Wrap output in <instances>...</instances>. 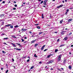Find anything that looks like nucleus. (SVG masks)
<instances>
[{
	"mask_svg": "<svg viewBox=\"0 0 73 73\" xmlns=\"http://www.w3.org/2000/svg\"><path fill=\"white\" fill-rule=\"evenodd\" d=\"M27 62H29V60L28 59V60H27Z\"/></svg>",
	"mask_w": 73,
	"mask_h": 73,
	"instance_id": "48",
	"label": "nucleus"
},
{
	"mask_svg": "<svg viewBox=\"0 0 73 73\" xmlns=\"http://www.w3.org/2000/svg\"><path fill=\"white\" fill-rule=\"evenodd\" d=\"M34 68V66H32L31 68V69H33V68Z\"/></svg>",
	"mask_w": 73,
	"mask_h": 73,
	"instance_id": "28",
	"label": "nucleus"
},
{
	"mask_svg": "<svg viewBox=\"0 0 73 73\" xmlns=\"http://www.w3.org/2000/svg\"><path fill=\"white\" fill-rule=\"evenodd\" d=\"M10 28H11V29H12V28H13V26H10Z\"/></svg>",
	"mask_w": 73,
	"mask_h": 73,
	"instance_id": "19",
	"label": "nucleus"
},
{
	"mask_svg": "<svg viewBox=\"0 0 73 73\" xmlns=\"http://www.w3.org/2000/svg\"><path fill=\"white\" fill-rule=\"evenodd\" d=\"M5 35V33H2L1 35V36H3V35Z\"/></svg>",
	"mask_w": 73,
	"mask_h": 73,
	"instance_id": "29",
	"label": "nucleus"
},
{
	"mask_svg": "<svg viewBox=\"0 0 73 73\" xmlns=\"http://www.w3.org/2000/svg\"><path fill=\"white\" fill-rule=\"evenodd\" d=\"M22 31H26V29H22Z\"/></svg>",
	"mask_w": 73,
	"mask_h": 73,
	"instance_id": "14",
	"label": "nucleus"
},
{
	"mask_svg": "<svg viewBox=\"0 0 73 73\" xmlns=\"http://www.w3.org/2000/svg\"><path fill=\"white\" fill-rule=\"evenodd\" d=\"M3 16H4V14H1L0 15V17H3Z\"/></svg>",
	"mask_w": 73,
	"mask_h": 73,
	"instance_id": "9",
	"label": "nucleus"
},
{
	"mask_svg": "<svg viewBox=\"0 0 73 73\" xmlns=\"http://www.w3.org/2000/svg\"><path fill=\"white\" fill-rule=\"evenodd\" d=\"M51 55H52V54L49 55L47 56V58H49V57H50V56Z\"/></svg>",
	"mask_w": 73,
	"mask_h": 73,
	"instance_id": "17",
	"label": "nucleus"
},
{
	"mask_svg": "<svg viewBox=\"0 0 73 73\" xmlns=\"http://www.w3.org/2000/svg\"><path fill=\"white\" fill-rule=\"evenodd\" d=\"M58 51V49H56L55 51V53H56L57 52V51Z\"/></svg>",
	"mask_w": 73,
	"mask_h": 73,
	"instance_id": "16",
	"label": "nucleus"
},
{
	"mask_svg": "<svg viewBox=\"0 0 73 73\" xmlns=\"http://www.w3.org/2000/svg\"><path fill=\"white\" fill-rule=\"evenodd\" d=\"M72 21V19H69L68 20V22H70V21Z\"/></svg>",
	"mask_w": 73,
	"mask_h": 73,
	"instance_id": "12",
	"label": "nucleus"
},
{
	"mask_svg": "<svg viewBox=\"0 0 73 73\" xmlns=\"http://www.w3.org/2000/svg\"><path fill=\"white\" fill-rule=\"evenodd\" d=\"M19 46H20V47H22L21 45L20 44H19Z\"/></svg>",
	"mask_w": 73,
	"mask_h": 73,
	"instance_id": "42",
	"label": "nucleus"
},
{
	"mask_svg": "<svg viewBox=\"0 0 73 73\" xmlns=\"http://www.w3.org/2000/svg\"><path fill=\"white\" fill-rule=\"evenodd\" d=\"M69 9H67V10H66V12H69Z\"/></svg>",
	"mask_w": 73,
	"mask_h": 73,
	"instance_id": "38",
	"label": "nucleus"
},
{
	"mask_svg": "<svg viewBox=\"0 0 73 73\" xmlns=\"http://www.w3.org/2000/svg\"><path fill=\"white\" fill-rule=\"evenodd\" d=\"M65 14L66 15H67V14H68V12H66Z\"/></svg>",
	"mask_w": 73,
	"mask_h": 73,
	"instance_id": "46",
	"label": "nucleus"
},
{
	"mask_svg": "<svg viewBox=\"0 0 73 73\" xmlns=\"http://www.w3.org/2000/svg\"><path fill=\"white\" fill-rule=\"evenodd\" d=\"M21 40H22V42H23V41H24V40L21 39Z\"/></svg>",
	"mask_w": 73,
	"mask_h": 73,
	"instance_id": "37",
	"label": "nucleus"
},
{
	"mask_svg": "<svg viewBox=\"0 0 73 73\" xmlns=\"http://www.w3.org/2000/svg\"><path fill=\"white\" fill-rule=\"evenodd\" d=\"M65 62H66V60H64L63 64H65Z\"/></svg>",
	"mask_w": 73,
	"mask_h": 73,
	"instance_id": "23",
	"label": "nucleus"
},
{
	"mask_svg": "<svg viewBox=\"0 0 73 73\" xmlns=\"http://www.w3.org/2000/svg\"><path fill=\"white\" fill-rule=\"evenodd\" d=\"M4 28V27H2V28H1V29H4V28Z\"/></svg>",
	"mask_w": 73,
	"mask_h": 73,
	"instance_id": "61",
	"label": "nucleus"
},
{
	"mask_svg": "<svg viewBox=\"0 0 73 73\" xmlns=\"http://www.w3.org/2000/svg\"><path fill=\"white\" fill-rule=\"evenodd\" d=\"M36 41V40H34L32 41H31V43H32V44L33 43H34V42H35V41Z\"/></svg>",
	"mask_w": 73,
	"mask_h": 73,
	"instance_id": "8",
	"label": "nucleus"
},
{
	"mask_svg": "<svg viewBox=\"0 0 73 73\" xmlns=\"http://www.w3.org/2000/svg\"><path fill=\"white\" fill-rule=\"evenodd\" d=\"M21 48H16V50H21Z\"/></svg>",
	"mask_w": 73,
	"mask_h": 73,
	"instance_id": "10",
	"label": "nucleus"
},
{
	"mask_svg": "<svg viewBox=\"0 0 73 73\" xmlns=\"http://www.w3.org/2000/svg\"><path fill=\"white\" fill-rule=\"evenodd\" d=\"M16 44H17V45H19H19L20 44H19L18 43H16Z\"/></svg>",
	"mask_w": 73,
	"mask_h": 73,
	"instance_id": "43",
	"label": "nucleus"
},
{
	"mask_svg": "<svg viewBox=\"0 0 73 73\" xmlns=\"http://www.w3.org/2000/svg\"><path fill=\"white\" fill-rule=\"evenodd\" d=\"M10 44L11 45H12L13 47H16V45H15V44H13V43L11 42Z\"/></svg>",
	"mask_w": 73,
	"mask_h": 73,
	"instance_id": "4",
	"label": "nucleus"
},
{
	"mask_svg": "<svg viewBox=\"0 0 73 73\" xmlns=\"http://www.w3.org/2000/svg\"><path fill=\"white\" fill-rule=\"evenodd\" d=\"M31 37H35V36H34V35H32L31 36Z\"/></svg>",
	"mask_w": 73,
	"mask_h": 73,
	"instance_id": "32",
	"label": "nucleus"
},
{
	"mask_svg": "<svg viewBox=\"0 0 73 73\" xmlns=\"http://www.w3.org/2000/svg\"><path fill=\"white\" fill-rule=\"evenodd\" d=\"M17 27H19V26H18V25H16V26H15V28H17Z\"/></svg>",
	"mask_w": 73,
	"mask_h": 73,
	"instance_id": "30",
	"label": "nucleus"
},
{
	"mask_svg": "<svg viewBox=\"0 0 73 73\" xmlns=\"http://www.w3.org/2000/svg\"><path fill=\"white\" fill-rule=\"evenodd\" d=\"M47 1H48V0H45L44 1V2H45V3H46V2H47Z\"/></svg>",
	"mask_w": 73,
	"mask_h": 73,
	"instance_id": "31",
	"label": "nucleus"
},
{
	"mask_svg": "<svg viewBox=\"0 0 73 73\" xmlns=\"http://www.w3.org/2000/svg\"><path fill=\"white\" fill-rule=\"evenodd\" d=\"M50 70H53V68H51L50 69Z\"/></svg>",
	"mask_w": 73,
	"mask_h": 73,
	"instance_id": "60",
	"label": "nucleus"
},
{
	"mask_svg": "<svg viewBox=\"0 0 73 73\" xmlns=\"http://www.w3.org/2000/svg\"><path fill=\"white\" fill-rule=\"evenodd\" d=\"M43 2H44V1H41V2H40V4H42V3H43Z\"/></svg>",
	"mask_w": 73,
	"mask_h": 73,
	"instance_id": "39",
	"label": "nucleus"
},
{
	"mask_svg": "<svg viewBox=\"0 0 73 73\" xmlns=\"http://www.w3.org/2000/svg\"><path fill=\"white\" fill-rule=\"evenodd\" d=\"M25 38V39H27V37H25V38Z\"/></svg>",
	"mask_w": 73,
	"mask_h": 73,
	"instance_id": "62",
	"label": "nucleus"
},
{
	"mask_svg": "<svg viewBox=\"0 0 73 73\" xmlns=\"http://www.w3.org/2000/svg\"><path fill=\"white\" fill-rule=\"evenodd\" d=\"M48 49H45V50H44V52H45V51H46L47 50H48Z\"/></svg>",
	"mask_w": 73,
	"mask_h": 73,
	"instance_id": "35",
	"label": "nucleus"
},
{
	"mask_svg": "<svg viewBox=\"0 0 73 73\" xmlns=\"http://www.w3.org/2000/svg\"><path fill=\"white\" fill-rule=\"evenodd\" d=\"M12 25L11 24H8V25H6L5 26L6 27H9V26H11Z\"/></svg>",
	"mask_w": 73,
	"mask_h": 73,
	"instance_id": "6",
	"label": "nucleus"
},
{
	"mask_svg": "<svg viewBox=\"0 0 73 73\" xmlns=\"http://www.w3.org/2000/svg\"><path fill=\"white\" fill-rule=\"evenodd\" d=\"M68 39V38L67 37H65L64 39V40H65V41L66 40H67Z\"/></svg>",
	"mask_w": 73,
	"mask_h": 73,
	"instance_id": "11",
	"label": "nucleus"
},
{
	"mask_svg": "<svg viewBox=\"0 0 73 73\" xmlns=\"http://www.w3.org/2000/svg\"><path fill=\"white\" fill-rule=\"evenodd\" d=\"M27 42V41H25L24 43V44H25V43H27V42Z\"/></svg>",
	"mask_w": 73,
	"mask_h": 73,
	"instance_id": "49",
	"label": "nucleus"
},
{
	"mask_svg": "<svg viewBox=\"0 0 73 73\" xmlns=\"http://www.w3.org/2000/svg\"><path fill=\"white\" fill-rule=\"evenodd\" d=\"M62 56V55H60L58 56V61H60V60H61V58Z\"/></svg>",
	"mask_w": 73,
	"mask_h": 73,
	"instance_id": "1",
	"label": "nucleus"
},
{
	"mask_svg": "<svg viewBox=\"0 0 73 73\" xmlns=\"http://www.w3.org/2000/svg\"><path fill=\"white\" fill-rule=\"evenodd\" d=\"M36 28L38 29H40V27H39V26H37L36 27Z\"/></svg>",
	"mask_w": 73,
	"mask_h": 73,
	"instance_id": "26",
	"label": "nucleus"
},
{
	"mask_svg": "<svg viewBox=\"0 0 73 73\" xmlns=\"http://www.w3.org/2000/svg\"><path fill=\"white\" fill-rule=\"evenodd\" d=\"M13 9L14 10H16V8H14Z\"/></svg>",
	"mask_w": 73,
	"mask_h": 73,
	"instance_id": "45",
	"label": "nucleus"
},
{
	"mask_svg": "<svg viewBox=\"0 0 73 73\" xmlns=\"http://www.w3.org/2000/svg\"><path fill=\"white\" fill-rule=\"evenodd\" d=\"M4 22H2L1 24V26H2V25H4Z\"/></svg>",
	"mask_w": 73,
	"mask_h": 73,
	"instance_id": "24",
	"label": "nucleus"
},
{
	"mask_svg": "<svg viewBox=\"0 0 73 73\" xmlns=\"http://www.w3.org/2000/svg\"><path fill=\"white\" fill-rule=\"evenodd\" d=\"M3 44H5V45H7V44H6V43H5V42H4Z\"/></svg>",
	"mask_w": 73,
	"mask_h": 73,
	"instance_id": "47",
	"label": "nucleus"
},
{
	"mask_svg": "<svg viewBox=\"0 0 73 73\" xmlns=\"http://www.w3.org/2000/svg\"><path fill=\"white\" fill-rule=\"evenodd\" d=\"M61 35H64V34H65V33H62V32H61Z\"/></svg>",
	"mask_w": 73,
	"mask_h": 73,
	"instance_id": "34",
	"label": "nucleus"
},
{
	"mask_svg": "<svg viewBox=\"0 0 73 73\" xmlns=\"http://www.w3.org/2000/svg\"><path fill=\"white\" fill-rule=\"evenodd\" d=\"M46 46V45H44L43 46H42V48H41V50H43L44 49V47H45V46Z\"/></svg>",
	"mask_w": 73,
	"mask_h": 73,
	"instance_id": "5",
	"label": "nucleus"
},
{
	"mask_svg": "<svg viewBox=\"0 0 73 73\" xmlns=\"http://www.w3.org/2000/svg\"><path fill=\"white\" fill-rule=\"evenodd\" d=\"M2 3H3V4H4V3H5V1H3L2 2Z\"/></svg>",
	"mask_w": 73,
	"mask_h": 73,
	"instance_id": "50",
	"label": "nucleus"
},
{
	"mask_svg": "<svg viewBox=\"0 0 73 73\" xmlns=\"http://www.w3.org/2000/svg\"><path fill=\"white\" fill-rule=\"evenodd\" d=\"M34 57H37V56L36 55V54H34Z\"/></svg>",
	"mask_w": 73,
	"mask_h": 73,
	"instance_id": "21",
	"label": "nucleus"
},
{
	"mask_svg": "<svg viewBox=\"0 0 73 73\" xmlns=\"http://www.w3.org/2000/svg\"><path fill=\"white\" fill-rule=\"evenodd\" d=\"M38 25V24H35V25Z\"/></svg>",
	"mask_w": 73,
	"mask_h": 73,
	"instance_id": "58",
	"label": "nucleus"
},
{
	"mask_svg": "<svg viewBox=\"0 0 73 73\" xmlns=\"http://www.w3.org/2000/svg\"><path fill=\"white\" fill-rule=\"evenodd\" d=\"M66 32V31H63L62 32V33H65V32Z\"/></svg>",
	"mask_w": 73,
	"mask_h": 73,
	"instance_id": "41",
	"label": "nucleus"
},
{
	"mask_svg": "<svg viewBox=\"0 0 73 73\" xmlns=\"http://www.w3.org/2000/svg\"><path fill=\"white\" fill-rule=\"evenodd\" d=\"M12 60L13 62L14 61V59H13V58L12 59Z\"/></svg>",
	"mask_w": 73,
	"mask_h": 73,
	"instance_id": "52",
	"label": "nucleus"
},
{
	"mask_svg": "<svg viewBox=\"0 0 73 73\" xmlns=\"http://www.w3.org/2000/svg\"><path fill=\"white\" fill-rule=\"evenodd\" d=\"M2 52L3 53H6V52H4V51H3Z\"/></svg>",
	"mask_w": 73,
	"mask_h": 73,
	"instance_id": "36",
	"label": "nucleus"
},
{
	"mask_svg": "<svg viewBox=\"0 0 73 73\" xmlns=\"http://www.w3.org/2000/svg\"><path fill=\"white\" fill-rule=\"evenodd\" d=\"M72 33L71 32L70 33H69V35H72Z\"/></svg>",
	"mask_w": 73,
	"mask_h": 73,
	"instance_id": "57",
	"label": "nucleus"
},
{
	"mask_svg": "<svg viewBox=\"0 0 73 73\" xmlns=\"http://www.w3.org/2000/svg\"><path fill=\"white\" fill-rule=\"evenodd\" d=\"M65 46V44H62V45H60V47H61L62 46Z\"/></svg>",
	"mask_w": 73,
	"mask_h": 73,
	"instance_id": "7",
	"label": "nucleus"
},
{
	"mask_svg": "<svg viewBox=\"0 0 73 73\" xmlns=\"http://www.w3.org/2000/svg\"><path fill=\"white\" fill-rule=\"evenodd\" d=\"M29 33L30 34L32 33V32L31 31H29Z\"/></svg>",
	"mask_w": 73,
	"mask_h": 73,
	"instance_id": "56",
	"label": "nucleus"
},
{
	"mask_svg": "<svg viewBox=\"0 0 73 73\" xmlns=\"http://www.w3.org/2000/svg\"><path fill=\"white\" fill-rule=\"evenodd\" d=\"M15 7H17V6L16 5H15Z\"/></svg>",
	"mask_w": 73,
	"mask_h": 73,
	"instance_id": "44",
	"label": "nucleus"
},
{
	"mask_svg": "<svg viewBox=\"0 0 73 73\" xmlns=\"http://www.w3.org/2000/svg\"><path fill=\"white\" fill-rule=\"evenodd\" d=\"M68 68L69 69H72V67H71V66H70V65L69 66Z\"/></svg>",
	"mask_w": 73,
	"mask_h": 73,
	"instance_id": "20",
	"label": "nucleus"
},
{
	"mask_svg": "<svg viewBox=\"0 0 73 73\" xmlns=\"http://www.w3.org/2000/svg\"><path fill=\"white\" fill-rule=\"evenodd\" d=\"M3 69H4V68H1V70H3Z\"/></svg>",
	"mask_w": 73,
	"mask_h": 73,
	"instance_id": "53",
	"label": "nucleus"
},
{
	"mask_svg": "<svg viewBox=\"0 0 73 73\" xmlns=\"http://www.w3.org/2000/svg\"><path fill=\"white\" fill-rule=\"evenodd\" d=\"M8 71H9L8 70H7L6 72V73H8Z\"/></svg>",
	"mask_w": 73,
	"mask_h": 73,
	"instance_id": "40",
	"label": "nucleus"
},
{
	"mask_svg": "<svg viewBox=\"0 0 73 73\" xmlns=\"http://www.w3.org/2000/svg\"><path fill=\"white\" fill-rule=\"evenodd\" d=\"M42 32H39V34H38V35H41V34H42Z\"/></svg>",
	"mask_w": 73,
	"mask_h": 73,
	"instance_id": "22",
	"label": "nucleus"
},
{
	"mask_svg": "<svg viewBox=\"0 0 73 73\" xmlns=\"http://www.w3.org/2000/svg\"><path fill=\"white\" fill-rule=\"evenodd\" d=\"M8 38H4V40H7Z\"/></svg>",
	"mask_w": 73,
	"mask_h": 73,
	"instance_id": "27",
	"label": "nucleus"
},
{
	"mask_svg": "<svg viewBox=\"0 0 73 73\" xmlns=\"http://www.w3.org/2000/svg\"><path fill=\"white\" fill-rule=\"evenodd\" d=\"M53 62V61L52 60H50V61L47 62H46V64H52Z\"/></svg>",
	"mask_w": 73,
	"mask_h": 73,
	"instance_id": "2",
	"label": "nucleus"
},
{
	"mask_svg": "<svg viewBox=\"0 0 73 73\" xmlns=\"http://www.w3.org/2000/svg\"><path fill=\"white\" fill-rule=\"evenodd\" d=\"M62 21H63L62 20H61L60 21V24H62Z\"/></svg>",
	"mask_w": 73,
	"mask_h": 73,
	"instance_id": "33",
	"label": "nucleus"
},
{
	"mask_svg": "<svg viewBox=\"0 0 73 73\" xmlns=\"http://www.w3.org/2000/svg\"><path fill=\"white\" fill-rule=\"evenodd\" d=\"M15 4H16V2L15 1H14L13 2Z\"/></svg>",
	"mask_w": 73,
	"mask_h": 73,
	"instance_id": "51",
	"label": "nucleus"
},
{
	"mask_svg": "<svg viewBox=\"0 0 73 73\" xmlns=\"http://www.w3.org/2000/svg\"><path fill=\"white\" fill-rule=\"evenodd\" d=\"M43 4L44 5H46V2H44Z\"/></svg>",
	"mask_w": 73,
	"mask_h": 73,
	"instance_id": "18",
	"label": "nucleus"
},
{
	"mask_svg": "<svg viewBox=\"0 0 73 73\" xmlns=\"http://www.w3.org/2000/svg\"><path fill=\"white\" fill-rule=\"evenodd\" d=\"M42 63V62H41V61H40L39 62V64H41Z\"/></svg>",
	"mask_w": 73,
	"mask_h": 73,
	"instance_id": "55",
	"label": "nucleus"
},
{
	"mask_svg": "<svg viewBox=\"0 0 73 73\" xmlns=\"http://www.w3.org/2000/svg\"><path fill=\"white\" fill-rule=\"evenodd\" d=\"M13 66L14 68L15 69V68H16V66Z\"/></svg>",
	"mask_w": 73,
	"mask_h": 73,
	"instance_id": "63",
	"label": "nucleus"
},
{
	"mask_svg": "<svg viewBox=\"0 0 73 73\" xmlns=\"http://www.w3.org/2000/svg\"><path fill=\"white\" fill-rule=\"evenodd\" d=\"M63 5H60V6L57 7V8L59 9L60 8H61V7H63Z\"/></svg>",
	"mask_w": 73,
	"mask_h": 73,
	"instance_id": "3",
	"label": "nucleus"
},
{
	"mask_svg": "<svg viewBox=\"0 0 73 73\" xmlns=\"http://www.w3.org/2000/svg\"><path fill=\"white\" fill-rule=\"evenodd\" d=\"M62 3H64V1H62Z\"/></svg>",
	"mask_w": 73,
	"mask_h": 73,
	"instance_id": "64",
	"label": "nucleus"
},
{
	"mask_svg": "<svg viewBox=\"0 0 73 73\" xmlns=\"http://www.w3.org/2000/svg\"><path fill=\"white\" fill-rule=\"evenodd\" d=\"M38 45V44H35V47H36V46H37Z\"/></svg>",
	"mask_w": 73,
	"mask_h": 73,
	"instance_id": "25",
	"label": "nucleus"
},
{
	"mask_svg": "<svg viewBox=\"0 0 73 73\" xmlns=\"http://www.w3.org/2000/svg\"><path fill=\"white\" fill-rule=\"evenodd\" d=\"M60 41V39H58L57 40V41L58 42V41Z\"/></svg>",
	"mask_w": 73,
	"mask_h": 73,
	"instance_id": "54",
	"label": "nucleus"
},
{
	"mask_svg": "<svg viewBox=\"0 0 73 73\" xmlns=\"http://www.w3.org/2000/svg\"><path fill=\"white\" fill-rule=\"evenodd\" d=\"M58 70H59V71H61V69H58Z\"/></svg>",
	"mask_w": 73,
	"mask_h": 73,
	"instance_id": "59",
	"label": "nucleus"
},
{
	"mask_svg": "<svg viewBox=\"0 0 73 73\" xmlns=\"http://www.w3.org/2000/svg\"><path fill=\"white\" fill-rule=\"evenodd\" d=\"M12 37H13V38H17V37H15V36H14L13 35H12Z\"/></svg>",
	"mask_w": 73,
	"mask_h": 73,
	"instance_id": "15",
	"label": "nucleus"
},
{
	"mask_svg": "<svg viewBox=\"0 0 73 73\" xmlns=\"http://www.w3.org/2000/svg\"><path fill=\"white\" fill-rule=\"evenodd\" d=\"M42 19H44V14H42Z\"/></svg>",
	"mask_w": 73,
	"mask_h": 73,
	"instance_id": "13",
	"label": "nucleus"
}]
</instances>
